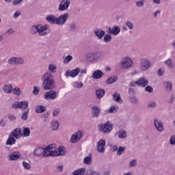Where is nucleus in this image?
<instances>
[{
  "mask_svg": "<svg viewBox=\"0 0 175 175\" xmlns=\"http://www.w3.org/2000/svg\"><path fill=\"white\" fill-rule=\"evenodd\" d=\"M31 35H38V36H46L50 33V26L49 25L37 24L32 25L30 29Z\"/></svg>",
  "mask_w": 175,
  "mask_h": 175,
  "instance_id": "obj_1",
  "label": "nucleus"
},
{
  "mask_svg": "<svg viewBox=\"0 0 175 175\" xmlns=\"http://www.w3.org/2000/svg\"><path fill=\"white\" fill-rule=\"evenodd\" d=\"M42 88L46 90L55 88V81L53 79V74L49 72L44 73L41 77Z\"/></svg>",
  "mask_w": 175,
  "mask_h": 175,
  "instance_id": "obj_2",
  "label": "nucleus"
},
{
  "mask_svg": "<svg viewBox=\"0 0 175 175\" xmlns=\"http://www.w3.org/2000/svg\"><path fill=\"white\" fill-rule=\"evenodd\" d=\"M43 157H60L65 155V148L64 146H60L57 150H49V149L44 148V152L42 153Z\"/></svg>",
  "mask_w": 175,
  "mask_h": 175,
  "instance_id": "obj_3",
  "label": "nucleus"
},
{
  "mask_svg": "<svg viewBox=\"0 0 175 175\" xmlns=\"http://www.w3.org/2000/svg\"><path fill=\"white\" fill-rule=\"evenodd\" d=\"M85 59L88 62H98L99 59H102V53L97 52H89L85 55Z\"/></svg>",
  "mask_w": 175,
  "mask_h": 175,
  "instance_id": "obj_4",
  "label": "nucleus"
},
{
  "mask_svg": "<svg viewBox=\"0 0 175 175\" xmlns=\"http://www.w3.org/2000/svg\"><path fill=\"white\" fill-rule=\"evenodd\" d=\"M98 128L100 133L109 135L113 131V124L110 123V121H107L105 123H100Z\"/></svg>",
  "mask_w": 175,
  "mask_h": 175,
  "instance_id": "obj_5",
  "label": "nucleus"
},
{
  "mask_svg": "<svg viewBox=\"0 0 175 175\" xmlns=\"http://www.w3.org/2000/svg\"><path fill=\"white\" fill-rule=\"evenodd\" d=\"M8 64L11 66H17V65H23L24 64V58L12 56L8 60Z\"/></svg>",
  "mask_w": 175,
  "mask_h": 175,
  "instance_id": "obj_6",
  "label": "nucleus"
},
{
  "mask_svg": "<svg viewBox=\"0 0 175 175\" xmlns=\"http://www.w3.org/2000/svg\"><path fill=\"white\" fill-rule=\"evenodd\" d=\"M120 64L123 69H129L133 66V60L130 57H124L122 59Z\"/></svg>",
  "mask_w": 175,
  "mask_h": 175,
  "instance_id": "obj_7",
  "label": "nucleus"
},
{
  "mask_svg": "<svg viewBox=\"0 0 175 175\" xmlns=\"http://www.w3.org/2000/svg\"><path fill=\"white\" fill-rule=\"evenodd\" d=\"M57 96H58L57 92L51 89L44 94V98L46 100H55Z\"/></svg>",
  "mask_w": 175,
  "mask_h": 175,
  "instance_id": "obj_8",
  "label": "nucleus"
},
{
  "mask_svg": "<svg viewBox=\"0 0 175 175\" xmlns=\"http://www.w3.org/2000/svg\"><path fill=\"white\" fill-rule=\"evenodd\" d=\"M140 68L142 72H146L151 68V62L148 59L143 58L140 60Z\"/></svg>",
  "mask_w": 175,
  "mask_h": 175,
  "instance_id": "obj_9",
  "label": "nucleus"
},
{
  "mask_svg": "<svg viewBox=\"0 0 175 175\" xmlns=\"http://www.w3.org/2000/svg\"><path fill=\"white\" fill-rule=\"evenodd\" d=\"M69 18V13H64L59 17H56V25H64Z\"/></svg>",
  "mask_w": 175,
  "mask_h": 175,
  "instance_id": "obj_10",
  "label": "nucleus"
},
{
  "mask_svg": "<svg viewBox=\"0 0 175 175\" xmlns=\"http://www.w3.org/2000/svg\"><path fill=\"white\" fill-rule=\"evenodd\" d=\"M13 109H22V110H26L28 109V101H21V102H15L12 105Z\"/></svg>",
  "mask_w": 175,
  "mask_h": 175,
  "instance_id": "obj_11",
  "label": "nucleus"
},
{
  "mask_svg": "<svg viewBox=\"0 0 175 175\" xmlns=\"http://www.w3.org/2000/svg\"><path fill=\"white\" fill-rule=\"evenodd\" d=\"M70 5V1L69 0H62L59 5L58 10L59 12H65L69 9Z\"/></svg>",
  "mask_w": 175,
  "mask_h": 175,
  "instance_id": "obj_12",
  "label": "nucleus"
},
{
  "mask_svg": "<svg viewBox=\"0 0 175 175\" xmlns=\"http://www.w3.org/2000/svg\"><path fill=\"white\" fill-rule=\"evenodd\" d=\"M81 137H83V132H81V131H77L71 136L70 142V143L75 144V143L79 142Z\"/></svg>",
  "mask_w": 175,
  "mask_h": 175,
  "instance_id": "obj_13",
  "label": "nucleus"
},
{
  "mask_svg": "<svg viewBox=\"0 0 175 175\" xmlns=\"http://www.w3.org/2000/svg\"><path fill=\"white\" fill-rule=\"evenodd\" d=\"M79 73H80V68H77L74 70H68L65 74L66 77H76V76H79Z\"/></svg>",
  "mask_w": 175,
  "mask_h": 175,
  "instance_id": "obj_14",
  "label": "nucleus"
},
{
  "mask_svg": "<svg viewBox=\"0 0 175 175\" xmlns=\"http://www.w3.org/2000/svg\"><path fill=\"white\" fill-rule=\"evenodd\" d=\"M154 125L158 132H163V131H165V127L163 126V123L162 122V120L154 119Z\"/></svg>",
  "mask_w": 175,
  "mask_h": 175,
  "instance_id": "obj_15",
  "label": "nucleus"
},
{
  "mask_svg": "<svg viewBox=\"0 0 175 175\" xmlns=\"http://www.w3.org/2000/svg\"><path fill=\"white\" fill-rule=\"evenodd\" d=\"M105 146H106V141L105 139H100L97 143V151L100 152V154L105 152Z\"/></svg>",
  "mask_w": 175,
  "mask_h": 175,
  "instance_id": "obj_16",
  "label": "nucleus"
},
{
  "mask_svg": "<svg viewBox=\"0 0 175 175\" xmlns=\"http://www.w3.org/2000/svg\"><path fill=\"white\" fill-rule=\"evenodd\" d=\"M100 116V108L98 106H93L92 107V116L93 118H99Z\"/></svg>",
  "mask_w": 175,
  "mask_h": 175,
  "instance_id": "obj_17",
  "label": "nucleus"
},
{
  "mask_svg": "<svg viewBox=\"0 0 175 175\" xmlns=\"http://www.w3.org/2000/svg\"><path fill=\"white\" fill-rule=\"evenodd\" d=\"M103 76H105V73H103V72H102V70H96L94 71V72L92 73V77L94 80H99V79H102V77H103Z\"/></svg>",
  "mask_w": 175,
  "mask_h": 175,
  "instance_id": "obj_18",
  "label": "nucleus"
},
{
  "mask_svg": "<svg viewBox=\"0 0 175 175\" xmlns=\"http://www.w3.org/2000/svg\"><path fill=\"white\" fill-rule=\"evenodd\" d=\"M108 32L111 35H113L114 36H116V35H118V33L121 32V29H120V27L118 26H113L112 28L111 27L108 28Z\"/></svg>",
  "mask_w": 175,
  "mask_h": 175,
  "instance_id": "obj_19",
  "label": "nucleus"
},
{
  "mask_svg": "<svg viewBox=\"0 0 175 175\" xmlns=\"http://www.w3.org/2000/svg\"><path fill=\"white\" fill-rule=\"evenodd\" d=\"M106 32L102 29H96L94 30V35L97 37V39L101 40L103 39V36H105Z\"/></svg>",
  "mask_w": 175,
  "mask_h": 175,
  "instance_id": "obj_20",
  "label": "nucleus"
},
{
  "mask_svg": "<svg viewBox=\"0 0 175 175\" xmlns=\"http://www.w3.org/2000/svg\"><path fill=\"white\" fill-rule=\"evenodd\" d=\"M13 137H15V139H20L21 136H23V133H21V129L16 128L11 133H10Z\"/></svg>",
  "mask_w": 175,
  "mask_h": 175,
  "instance_id": "obj_21",
  "label": "nucleus"
},
{
  "mask_svg": "<svg viewBox=\"0 0 175 175\" xmlns=\"http://www.w3.org/2000/svg\"><path fill=\"white\" fill-rule=\"evenodd\" d=\"M21 157V154L18 152H14L8 156V159L10 161H17V159H20Z\"/></svg>",
  "mask_w": 175,
  "mask_h": 175,
  "instance_id": "obj_22",
  "label": "nucleus"
},
{
  "mask_svg": "<svg viewBox=\"0 0 175 175\" xmlns=\"http://www.w3.org/2000/svg\"><path fill=\"white\" fill-rule=\"evenodd\" d=\"M46 21L49 23V24H53L57 25V17L53 14H49L46 17Z\"/></svg>",
  "mask_w": 175,
  "mask_h": 175,
  "instance_id": "obj_23",
  "label": "nucleus"
},
{
  "mask_svg": "<svg viewBox=\"0 0 175 175\" xmlns=\"http://www.w3.org/2000/svg\"><path fill=\"white\" fill-rule=\"evenodd\" d=\"M163 86H164L165 90L167 92H171V91L173 90V84L170 81H165L163 83Z\"/></svg>",
  "mask_w": 175,
  "mask_h": 175,
  "instance_id": "obj_24",
  "label": "nucleus"
},
{
  "mask_svg": "<svg viewBox=\"0 0 175 175\" xmlns=\"http://www.w3.org/2000/svg\"><path fill=\"white\" fill-rule=\"evenodd\" d=\"M113 99L115 102L118 103H122V98H121V94L120 93L115 92L113 94Z\"/></svg>",
  "mask_w": 175,
  "mask_h": 175,
  "instance_id": "obj_25",
  "label": "nucleus"
},
{
  "mask_svg": "<svg viewBox=\"0 0 175 175\" xmlns=\"http://www.w3.org/2000/svg\"><path fill=\"white\" fill-rule=\"evenodd\" d=\"M137 83L138 86L146 87V85L148 84V81L145 78L142 77L137 81Z\"/></svg>",
  "mask_w": 175,
  "mask_h": 175,
  "instance_id": "obj_26",
  "label": "nucleus"
},
{
  "mask_svg": "<svg viewBox=\"0 0 175 175\" xmlns=\"http://www.w3.org/2000/svg\"><path fill=\"white\" fill-rule=\"evenodd\" d=\"M44 152V148H36L33 151V155L36 157H42Z\"/></svg>",
  "mask_w": 175,
  "mask_h": 175,
  "instance_id": "obj_27",
  "label": "nucleus"
},
{
  "mask_svg": "<svg viewBox=\"0 0 175 175\" xmlns=\"http://www.w3.org/2000/svg\"><path fill=\"white\" fill-rule=\"evenodd\" d=\"M51 128L52 131H58L59 128V122L58 120H53L51 122Z\"/></svg>",
  "mask_w": 175,
  "mask_h": 175,
  "instance_id": "obj_28",
  "label": "nucleus"
},
{
  "mask_svg": "<svg viewBox=\"0 0 175 175\" xmlns=\"http://www.w3.org/2000/svg\"><path fill=\"white\" fill-rule=\"evenodd\" d=\"M3 91L5 94H12L13 91V86L12 85H4L3 87Z\"/></svg>",
  "mask_w": 175,
  "mask_h": 175,
  "instance_id": "obj_29",
  "label": "nucleus"
},
{
  "mask_svg": "<svg viewBox=\"0 0 175 175\" xmlns=\"http://www.w3.org/2000/svg\"><path fill=\"white\" fill-rule=\"evenodd\" d=\"M5 144L6 146H13V144H16V139H14V137L9 134V137L7 139Z\"/></svg>",
  "mask_w": 175,
  "mask_h": 175,
  "instance_id": "obj_30",
  "label": "nucleus"
},
{
  "mask_svg": "<svg viewBox=\"0 0 175 175\" xmlns=\"http://www.w3.org/2000/svg\"><path fill=\"white\" fill-rule=\"evenodd\" d=\"M105 90L103 89H98L97 90H96V98L97 99H102V98H103V96H105Z\"/></svg>",
  "mask_w": 175,
  "mask_h": 175,
  "instance_id": "obj_31",
  "label": "nucleus"
},
{
  "mask_svg": "<svg viewBox=\"0 0 175 175\" xmlns=\"http://www.w3.org/2000/svg\"><path fill=\"white\" fill-rule=\"evenodd\" d=\"M72 175H84L85 174V168H79L72 173Z\"/></svg>",
  "mask_w": 175,
  "mask_h": 175,
  "instance_id": "obj_32",
  "label": "nucleus"
},
{
  "mask_svg": "<svg viewBox=\"0 0 175 175\" xmlns=\"http://www.w3.org/2000/svg\"><path fill=\"white\" fill-rule=\"evenodd\" d=\"M46 107L43 106V105H38L36 107V113H37V114H40L42 113H44V111H46Z\"/></svg>",
  "mask_w": 175,
  "mask_h": 175,
  "instance_id": "obj_33",
  "label": "nucleus"
},
{
  "mask_svg": "<svg viewBox=\"0 0 175 175\" xmlns=\"http://www.w3.org/2000/svg\"><path fill=\"white\" fill-rule=\"evenodd\" d=\"M164 64L169 68L170 69H173L174 68V64L173 63V60L172 59L168 58L167 60L164 62Z\"/></svg>",
  "mask_w": 175,
  "mask_h": 175,
  "instance_id": "obj_34",
  "label": "nucleus"
},
{
  "mask_svg": "<svg viewBox=\"0 0 175 175\" xmlns=\"http://www.w3.org/2000/svg\"><path fill=\"white\" fill-rule=\"evenodd\" d=\"M85 175H100V172L95 171L92 169H89L87 170Z\"/></svg>",
  "mask_w": 175,
  "mask_h": 175,
  "instance_id": "obj_35",
  "label": "nucleus"
},
{
  "mask_svg": "<svg viewBox=\"0 0 175 175\" xmlns=\"http://www.w3.org/2000/svg\"><path fill=\"white\" fill-rule=\"evenodd\" d=\"M83 163H85V165H91V163H92V156L89 155L85 157L83 159Z\"/></svg>",
  "mask_w": 175,
  "mask_h": 175,
  "instance_id": "obj_36",
  "label": "nucleus"
},
{
  "mask_svg": "<svg viewBox=\"0 0 175 175\" xmlns=\"http://www.w3.org/2000/svg\"><path fill=\"white\" fill-rule=\"evenodd\" d=\"M111 39H113V38H111V35H110V33L105 34V36H103V41L105 42V43H110V42H111Z\"/></svg>",
  "mask_w": 175,
  "mask_h": 175,
  "instance_id": "obj_37",
  "label": "nucleus"
},
{
  "mask_svg": "<svg viewBox=\"0 0 175 175\" xmlns=\"http://www.w3.org/2000/svg\"><path fill=\"white\" fill-rule=\"evenodd\" d=\"M68 28L70 32H75L76 29H77V24L76 23H71L69 24Z\"/></svg>",
  "mask_w": 175,
  "mask_h": 175,
  "instance_id": "obj_38",
  "label": "nucleus"
},
{
  "mask_svg": "<svg viewBox=\"0 0 175 175\" xmlns=\"http://www.w3.org/2000/svg\"><path fill=\"white\" fill-rule=\"evenodd\" d=\"M129 100L133 105H137V103H139V99H137V97L135 96H130Z\"/></svg>",
  "mask_w": 175,
  "mask_h": 175,
  "instance_id": "obj_39",
  "label": "nucleus"
},
{
  "mask_svg": "<svg viewBox=\"0 0 175 175\" xmlns=\"http://www.w3.org/2000/svg\"><path fill=\"white\" fill-rule=\"evenodd\" d=\"M23 133L22 134V136H23L24 137H28V136L31 135V130H29V128L28 127H25L23 129Z\"/></svg>",
  "mask_w": 175,
  "mask_h": 175,
  "instance_id": "obj_40",
  "label": "nucleus"
},
{
  "mask_svg": "<svg viewBox=\"0 0 175 175\" xmlns=\"http://www.w3.org/2000/svg\"><path fill=\"white\" fill-rule=\"evenodd\" d=\"M126 137H127L126 131L122 130L118 132L119 139H126Z\"/></svg>",
  "mask_w": 175,
  "mask_h": 175,
  "instance_id": "obj_41",
  "label": "nucleus"
},
{
  "mask_svg": "<svg viewBox=\"0 0 175 175\" xmlns=\"http://www.w3.org/2000/svg\"><path fill=\"white\" fill-rule=\"evenodd\" d=\"M48 70L51 73H55L57 71V66L55 64H49Z\"/></svg>",
  "mask_w": 175,
  "mask_h": 175,
  "instance_id": "obj_42",
  "label": "nucleus"
},
{
  "mask_svg": "<svg viewBox=\"0 0 175 175\" xmlns=\"http://www.w3.org/2000/svg\"><path fill=\"white\" fill-rule=\"evenodd\" d=\"M117 77L116 76H112L111 77H109L107 80V84H113V83H116L117 81Z\"/></svg>",
  "mask_w": 175,
  "mask_h": 175,
  "instance_id": "obj_43",
  "label": "nucleus"
},
{
  "mask_svg": "<svg viewBox=\"0 0 175 175\" xmlns=\"http://www.w3.org/2000/svg\"><path fill=\"white\" fill-rule=\"evenodd\" d=\"M83 82H79V81H75L72 84V86L75 88H77L78 90H80V88H83Z\"/></svg>",
  "mask_w": 175,
  "mask_h": 175,
  "instance_id": "obj_44",
  "label": "nucleus"
},
{
  "mask_svg": "<svg viewBox=\"0 0 175 175\" xmlns=\"http://www.w3.org/2000/svg\"><path fill=\"white\" fill-rule=\"evenodd\" d=\"M12 92L14 95H17V96H20L21 95V90L19 89L18 87H15L12 89Z\"/></svg>",
  "mask_w": 175,
  "mask_h": 175,
  "instance_id": "obj_45",
  "label": "nucleus"
},
{
  "mask_svg": "<svg viewBox=\"0 0 175 175\" xmlns=\"http://www.w3.org/2000/svg\"><path fill=\"white\" fill-rule=\"evenodd\" d=\"M72 59H73V56L68 55L66 57H64V64H69Z\"/></svg>",
  "mask_w": 175,
  "mask_h": 175,
  "instance_id": "obj_46",
  "label": "nucleus"
},
{
  "mask_svg": "<svg viewBox=\"0 0 175 175\" xmlns=\"http://www.w3.org/2000/svg\"><path fill=\"white\" fill-rule=\"evenodd\" d=\"M28 113H29V109H27L23 112L21 116L22 120H24V121H27V120H28Z\"/></svg>",
  "mask_w": 175,
  "mask_h": 175,
  "instance_id": "obj_47",
  "label": "nucleus"
},
{
  "mask_svg": "<svg viewBox=\"0 0 175 175\" xmlns=\"http://www.w3.org/2000/svg\"><path fill=\"white\" fill-rule=\"evenodd\" d=\"M148 109H154V107H157V103L155 101H150L147 105Z\"/></svg>",
  "mask_w": 175,
  "mask_h": 175,
  "instance_id": "obj_48",
  "label": "nucleus"
},
{
  "mask_svg": "<svg viewBox=\"0 0 175 175\" xmlns=\"http://www.w3.org/2000/svg\"><path fill=\"white\" fill-rule=\"evenodd\" d=\"M145 2L146 1L144 0L137 1L135 3V6H137V8H143V6H144Z\"/></svg>",
  "mask_w": 175,
  "mask_h": 175,
  "instance_id": "obj_49",
  "label": "nucleus"
},
{
  "mask_svg": "<svg viewBox=\"0 0 175 175\" xmlns=\"http://www.w3.org/2000/svg\"><path fill=\"white\" fill-rule=\"evenodd\" d=\"M124 152H125V148L122 146H120L118 148L117 155H122Z\"/></svg>",
  "mask_w": 175,
  "mask_h": 175,
  "instance_id": "obj_50",
  "label": "nucleus"
},
{
  "mask_svg": "<svg viewBox=\"0 0 175 175\" xmlns=\"http://www.w3.org/2000/svg\"><path fill=\"white\" fill-rule=\"evenodd\" d=\"M22 165L26 170H31V165H29V163L23 161Z\"/></svg>",
  "mask_w": 175,
  "mask_h": 175,
  "instance_id": "obj_51",
  "label": "nucleus"
},
{
  "mask_svg": "<svg viewBox=\"0 0 175 175\" xmlns=\"http://www.w3.org/2000/svg\"><path fill=\"white\" fill-rule=\"evenodd\" d=\"M59 113H61V109L56 108L53 110V117H58V114H59Z\"/></svg>",
  "mask_w": 175,
  "mask_h": 175,
  "instance_id": "obj_52",
  "label": "nucleus"
},
{
  "mask_svg": "<svg viewBox=\"0 0 175 175\" xmlns=\"http://www.w3.org/2000/svg\"><path fill=\"white\" fill-rule=\"evenodd\" d=\"M135 166H137V161L135 159L131 160L129 167H135Z\"/></svg>",
  "mask_w": 175,
  "mask_h": 175,
  "instance_id": "obj_53",
  "label": "nucleus"
},
{
  "mask_svg": "<svg viewBox=\"0 0 175 175\" xmlns=\"http://www.w3.org/2000/svg\"><path fill=\"white\" fill-rule=\"evenodd\" d=\"M157 75L159 76H163L165 75V68L161 67V68H159V70L157 71Z\"/></svg>",
  "mask_w": 175,
  "mask_h": 175,
  "instance_id": "obj_54",
  "label": "nucleus"
},
{
  "mask_svg": "<svg viewBox=\"0 0 175 175\" xmlns=\"http://www.w3.org/2000/svg\"><path fill=\"white\" fill-rule=\"evenodd\" d=\"M126 27H128L129 29L132 31V29H133V23L129 21L126 22Z\"/></svg>",
  "mask_w": 175,
  "mask_h": 175,
  "instance_id": "obj_55",
  "label": "nucleus"
},
{
  "mask_svg": "<svg viewBox=\"0 0 175 175\" xmlns=\"http://www.w3.org/2000/svg\"><path fill=\"white\" fill-rule=\"evenodd\" d=\"M145 91L146 92H149V94H151L152 92H154V88H152V87L148 85L146 86V88H145Z\"/></svg>",
  "mask_w": 175,
  "mask_h": 175,
  "instance_id": "obj_56",
  "label": "nucleus"
},
{
  "mask_svg": "<svg viewBox=\"0 0 175 175\" xmlns=\"http://www.w3.org/2000/svg\"><path fill=\"white\" fill-rule=\"evenodd\" d=\"M170 144L171 146H175V135H171L170 138Z\"/></svg>",
  "mask_w": 175,
  "mask_h": 175,
  "instance_id": "obj_57",
  "label": "nucleus"
},
{
  "mask_svg": "<svg viewBox=\"0 0 175 175\" xmlns=\"http://www.w3.org/2000/svg\"><path fill=\"white\" fill-rule=\"evenodd\" d=\"M109 113H116L117 112V108L114 106L110 107V108L108 110Z\"/></svg>",
  "mask_w": 175,
  "mask_h": 175,
  "instance_id": "obj_58",
  "label": "nucleus"
},
{
  "mask_svg": "<svg viewBox=\"0 0 175 175\" xmlns=\"http://www.w3.org/2000/svg\"><path fill=\"white\" fill-rule=\"evenodd\" d=\"M14 33V30H13V29H12V28H10L5 31V35H13Z\"/></svg>",
  "mask_w": 175,
  "mask_h": 175,
  "instance_id": "obj_59",
  "label": "nucleus"
},
{
  "mask_svg": "<svg viewBox=\"0 0 175 175\" xmlns=\"http://www.w3.org/2000/svg\"><path fill=\"white\" fill-rule=\"evenodd\" d=\"M39 91H40L39 88L36 86L33 87V94L34 95H39Z\"/></svg>",
  "mask_w": 175,
  "mask_h": 175,
  "instance_id": "obj_60",
  "label": "nucleus"
},
{
  "mask_svg": "<svg viewBox=\"0 0 175 175\" xmlns=\"http://www.w3.org/2000/svg\"><path fill=\"white\" fill-rule=\"evenodd\" d=\"M56 171L59 173H61V172H63L64 171V165H57L56 167Z\"/></svg>",
  "mask_w": 175,
  "mask_h": 175,
  "instance_id": "obj_61",
  "label": "nucleus"
},
{
  "mask_svg": "<svg viewBox=\"0 0 175 175\" xmlns=\"http://www.w3.org/2000/svg\"><path fill=\"white\" fill-rule=\"evenodd\" d=\"M129 95H131V96H135V89L130 88L129 89Z\"/></svg>",
  "mask_w": 175,
  "mask_h": 175,
  "instance_id": "obj_62",
  "label": "nucleus"
},
{
  "mask_svg": "<svg viewBox=\"0 0 175 175\" xmlns=\"http://www.w3.org/2000/svg\"><path fill=\"white\" fill-rule=\"evenodd\" d=\"M21 14V12H20L19 11H16L14 15H13V18H18V16Z\"/></svg>",
  "mask_w": 175,
  "mask_h": 175,
  "instance_id": "obj_63",
  "label": "nucleus"
},
{
  "mask_svg": "<svg viewBox=\"0 0 175 175\" xmlns=\"http://www.w3.org/2000/svg\"><path fill=\"white\" fill-rule=\"evenodd\" d=\"M22 1L23 0H13L12 5H19V3Z\"/></svg>",
  "mask_w": 175,
  "mask_h": 175,
  "instance_id": "obj_64",
  "label": "nucleus"
}]
</instances>
